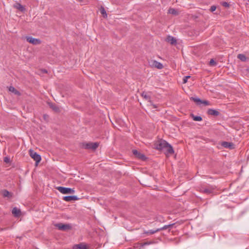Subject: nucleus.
Listing matches in <instances>:
<instances>
[{"label":"nucleus","instance_id":"f257e3e1","mask_svg":"<svg viewBox=\"0 0 249 249\" xmlns=\"http://www.w3.org/2000/svg\"><path fill=\"white\" fill-rule=\"evenodd\" d=\"M168 142L163 140L156 141L154 143V147L158 150H163L167 146Z\"/></svg>","mask_w":249,"mask_h":249},{"label":"nucleus","instance_id":"f03ea898","mask_svg":"<svg viewBox=\"0 0 249 249\" xmlns=\"http://www.w3.org/2000/svg\"><path fill=\"white\" fill-rule=\"evenodd\" d=\"M56 189L63 194H72L75 192L73 189L62 186H58L56 187Z\"/></svg>","mask_w":249,"mask_h":249},{"label":"nucleus","instance_id":"7ed1b4c3","mask_svg":"<svg viewBox=\"0 0 249 249\" xmlns=\"http://www.w3.org/2000/svg\"><path fill=\"white\" fill-rule=\"evenodd\" d=\"M99 145V143L97 142H88L83 143L82 146L83 148L87 149H96Z\"/></svg>","mask_w":249,"mask_h":249},{"label":"nucleus","instance_id":"20e7f679","mask_svg":"<svg viewBox=\"0 0 249 249\" xmlns=\"http://www.w3.org/2000/svg\"><path fill=\"white\" fill-rule=\"evenodd\" d=\"M55 226L57 228V229L59 230L66 231L69 230H70L71 228V226L70 224H64L63 223H57L55 225Z\"/></svg>","mask_w":249,"mask_h":249},{"label":"nucleus","instance_id":"39448f33","mask_svg":"<svg viewBox=\"0 0 249 249\" xmlns=\"http://www.w3.org/2000/svg\"><path fill=\"white\" fill-rule=\"evenodd\" d=\"M29 153L32 158L36 161V164H37L41 160L40 156L33 150H30Z\"/></svg>","mask_w":249,"mask_h":249},{"label":"nucleus","instance_id":"423d86ee","mask_svg":"<svg viewBox=\"0 0 249 249\" xmlns=\"http://www.w3.org/2000/svg\"><path fill=\"white\" fill-rule=\"evenodd\" d=\"M26 39L28 42L33 45H38L41 43L40 39L33 38L32 36L27 37Z\"/></svg>","mask_w":249,"mask_h":249},{"label":"nucleus","instance_id":"0eeeda50","mask_svg":"<svg viewBox=\"0 0 249 249\" xmlns=\"http://www.w3.org/2000/svg\"><path fill=\"white\" fill-rule=\"evenodd\" d=\"M133 153L137 158L143 160H145L146 159L144 155L138 152L137 150H133Z\"/></svg>","mask_w":249,"mask_h":249},{"label":"nucleus","instance_id":"6e6552de","mask_svg":"<svg viewBox=\"0 0 249 249\" xmlns=\"http://www.w3.org/2000/svg\"><path fill=\"white\" fill-rule=\"evenodd\" d=\"M221 145L225 148L230 149H233L234 148V144L232 142H223L221 143Z\"/></svg>","mask_w":249,"mask_h":249},{"label":"nucleus","instance_id":"1a4fd4ad","mask_svg":"<svg viewBox=\"0 0 249 249\" xmlns=\"http://www.w3.org/2000/svg\"><path fill=\"white\" fill-rule=\"evenodd\" d=\"M79 198L76 196H65L63 197V199L64 201L70 202L71 201L77 200Z\"/></svg>","mask_w":249,"mask_h":249},{"label":"nucleus","instance_id":"9d476101","mask_svg":"<svg viewBox=\"0 0 249 249\" xmlns=\"http://www.w3.org/2000/svg\"><path fill=\"white\" fill-rule=\"evenodd\" d=\"M13 7L22 12L25 11L24 6L18 2H16L14 3Z\"/></svg>","mask_w":249,"mask_h":249},{"label":"nucleus","instance_id":"9b49d317","mask_svg":"<svg viewBox=\"0 0 249 249\" xmlns=\"http://www.w3.org/2000/svg\"><path fill=\"white\" fill-rule=\"evenodd\" d=\"M164 150H166V153L167 154H173L174 152V151L173 150V148L172 146L169 144L168 143L167 144V146H166V148H164Z\"/></svg>","mask_w":249,"mask_h":249},{"label":"nucleus","instance_id":"f8f14e48","mask_svg":"<svg viewBox=\"0 0 249 249\" xmlns=\"http://www.w3.org/2000/svg\"><path fill=\"white\" fill-rule=\"evenodd\" d=\"M166 40L167 42H169L171 45H175L177 42L176 39L175 37L170 36H167V37L166 39Z\"/></svg>","mask_w":249,"mask_h":249},{"label":"nucleus","instance_id":"ddd939ff","mask_svg":"<svg viewBox=\"0 0 249 249\" xmlns=\"http://www.w3.org/2000/svg\"><path fill=\"white\" fill-rule=\"evenodd\" d=\"M208 114L214 116H217L219 115V112L213 109H209L208 110Z\"/></svg>","mask_w":249,"mask_h":249},{"label":"nucleus","instance_id":"4468645a","mask_svg":"<svg viewBox=\"0 0 249 249\" xmlns=\"http://www.w3.org/2000/svg\"><path fill=\"white\" fill-rule=\"evenodd\" d=\"M152 65L159 69H161L163 67V65L161 63L156 60L152 61Z\"/></svg>","mask_w":249,"mask_h":249},{"label":"nucleus","instance_id":"2eb2a0df","mask_svg":"<svg viewBox=\"0 0 249 249\" xmlns=\"http://www.w3.org/2000/svg\"><path fill=\"white\" fill-rule=\"evenodd\" d=\"M12 212L15 216H18L21 213L20 210L17 207L14 208Z\"/></svg>","mask_w":249,"mask_h":249},{"label":"nucleus","instance_id":"dca6fc26","mask_svg":"<svg viewBox=\"0 0 249 249\" xmlns=\"http://www.w3.org/2000/svg\"><path fill=\"white\" fill-rule=\"evenodd\" d=\"M1 193H2L3 196L4 197H7L10 198V197H12L11 193L6 190H4L2 191Z\"/></svg>","mask_w":249,"mask_h":249},{"label":"nucleus","instance_id":"f3484780","mask_svg":"<svg viewBox=\"0 0 249 249\" xmlns=\"http://www.w3.org/2000/svg\"><path fill=\"white\" fill-rule=\"evenodd\" d=\"M142 95L144 98H145L146 100H148V101L150 103V104H152L151 101L150 100V97L146 93L143 92L142 94ZM151 105L153 106L154 108H157V106L155 105H153V104H151Z\"/></svg>","mask_w":249,"mask_h":249},{"label":"nucleus","instance_id":"a211bd4d","mask_svg":"<svg viewBox=\"0 0 249 249\" xmlns=\"http://www.w3.org/2000/svg\"><path fill=\"white\" fill-rule=\"evenodd\" d=\"M9 91L14 93L15 94L17 95H20V92L18 91L14 87L10 86L9 87Z\"/></svg>","mask_w":249,"mask_h":249},{"label":"nucleus","instance_id":"6ab92c4d","mask_svg":"<svg viewBox=\"0 0 249 249\" xmlns=\"http://www.w3.org/2000/svg\"><path fill=\"white\" fill-rule=\"evenodd\" d=\"M73 249H87V247L83 244H77L73 247Z\"/></svg>","mask_w":249,"mask_h":249},{"label":"nucleus","instance_id":"aec40b11","mask_svg":"<svg viewBox=\"0 0 249 249\" xmlns=\"http://www.w3.org/2000/svg\"><path fill=\"white\" fill-rule=\"evenodd\" d=\"M158 231H159V230H158V229H157L156 230H150L149 231H144L143 233L146 234L147 235L153 234Z\"/></svg>","mask_w":249,"mask_h":249},{"label":"nucleus","instance_id":"412c9836","mask_svg":"<svg viewBox=\"0 0 249 249\" xmlns=\"http://www.w3.org/2000/svg\"><path fill=\"white\" fill-rule=\"evenodd\" d=\"M201 192L205 194H210L212 193L213 191L211 189L209 188H202Z\"/></svg>","mask_w":249,"mask_h":249},{"label":"nucleus","instance_id":"4be33fe9","mask_svg":"<svg viewBox=\"0 0 249 249\" xmlns=\"http://www.w3.org/2000/svg\"><path fill=\"white\" fill-rule=\"evenodd\" d=\"M191 116L193 118V120L195 121H201L202 120V118L200 116H195L194 114H191Z\"/></svg>","mask_w":249,"mask_h":249},{"label":"nucleus","instance_id":"5701e85b","mask_svg":"<svg viewBox=\"0 0 249 249\" xmlns=\"http://www.w3.org/2000/svg\"><path fill=\"white\" fill-rule=\"evenodd\" d=\"M174 225V224H169L168 225H165L164 226H163V227H162L161 228H158V230H159V231H161V230H166L168 228L172 227Z\"/></svg>","mask_w":249,"mask_h":249},{"label":"nucleus","instance_id":"b1692460","mask_svg":"<svg viewBox=\"0 0 249 249\" xmlns=\"http://www.w3.org/2000/svg\"><path fill=\"white\" fill-rule=\"evenodd\" d=\"M237 57L242 61H245L246 60V57L244 54H239Z\"/></svg>","mask_w":249,"mask_h":249},{"label":"nucleus","instance_id":"393cba45","mask_svg":"<svg viewBox=\"0 0 249 249\" xmlns=\"http://www.w3.org/2000/svg\"><path fill=\"white\" fill-rule=\"evenodd\" d=\"M100 13L102 14L104 18H107V14L106 13V11L105 9L103 7H102L101 8V9H100Z\"/></svg>","mask_w":249,"mask_h":249},{"label":"nucleus","instance_id":"a878e982","mask_svg":"<svg viewBox=\"0 0 249 249\" xmlns=\"http://www.w3.org/2000/svg\"><path fill=\"white\" fill-rule=\"evenodd\" d=\"M168 13L170 14H173V15H177L178 13L177 10L174 8H170L168 10Z\"/></svg>","mask_w":249,"mask_h":249},{"label":"nucleus","instance_id":"bb28decb","mask_svg":"<svg viewBox=\"0 0 249 249\" xmlns=\"http://www.w3.org/2000/svg\"><path fill=\"white\" fill-rule=\"evenodd\" d=\"M193 100L197 103L201 104L202 100L198 98H192Z\"/></svg>","mask_w":249,"mask_h":249},{"label":"nucleus","instance_id":"cd10ccee","mask_svg":"<svg viewBox=\"0 0 249 249\" xmlns=\"http://www.w3.org/2000/svg\"><path fill=\"white\" fill-rule=\"evenodd\" d=\"M209 64L210 66H214L216 65V63L215 62V61L213 59H211V60L209 62Z\"/></svg>","mask_w":249,"mask_h":249},{"label":"nucleus","instance_id":"c85d7f7f","mask_svg":"<svg viewBox=\"0 0 249 249\" xmlns=\"http://www.w3.org/2000/svg\"><path fill=\"white\" fill-rule=\"evenodd\" d=\"M191 76H184L183 78V83H187V80L188 78H190Z\"/></svg>","mask_w":249,"mask_h":249},{"label":"nucleus","instance_id":"c756f323","mask_svg":"<svg viewBox=\"0 0 249 249\" xmlns=\"http://www.w3.org/2000/svg\"><path fill=\"white\" fill-rule=\"evenodd\" d=\"M3 160L6 163H9L10 161V158L8 157H5L4 158Z\"/></svg>","mask_w":249,"mask_h":249},{"label":"nucleus","instance_id":"7c9ffc66","mask_svg":"<svg viewBox=\"0 0 249 249\" xmlns=\"http://www.w3.org/2000/svg\"><path fill=\"white\" fill-rule=\"evenodd\" d=\"M201 104H203L204 105H205L206 106H208V105H210L209 102L206 100L202 101Z\"/></svg>","mask_w":249,"mask_h":249},{"label":"nucleus","instance_id":"2f4dec72","mask_svg":"<svg viewBox=\"0 0 249 249\" xmlns=\"http://www.w3.org/2000/svg\"><path fill=\"white\" fill-rule=\"evenodd\" d=\"M216 7L215 6H214V5L212 6L210 8V11L211 12H213L216 10Z\"/></svg>","mask_w":249,"mask_h":249},{"label":"nucleus","instance_id":"473e14b6","mask_svg":"<svg viewBox=\"0 0 249 249\" xmlns=\"http://www.w3.org/2000/svg\"><path fill=\"white\" fill-rule=\"evenodd\" d=\"M51 107L55 111H59V108H58V107H57L56 106H52Z\"/></svg>","mask_w":249,"mask_h":249},{"label":"nucleus","instance_id":"72a5a7b5","mask_svg":"<svg viewBox=\"0 0 249 249\" xmlns=\"http://www.w3.org/2000/svg\"><path fill=\"white\" fill-rule=\"evenodd\" d=\"M222 5L225 7H228L229 6V4L227 2H223L222 3Z\"/></svg>","mask_w":249,"mask_h":249},{"label":"nucleus","instance_id":"f704fd0d","mask_svg":"<svg viewBox=\"0 0 249 249\" xmlns=\"http://www.w3.org/2000/svg\"><path fill=\"white\" fill-rule=\"evenodd\" d=\"M147 244H148V243H144V245H147Z\"/></svg>","mask_w":249,"mask_h":249},{"label":"nucleus","instance_id":"c9c22d12","mask_svg":"<svg viewBox=\"0 0 249 249\" xmlns=\"http://www.w3.org/2000/svg\"><path fill=\"white\" fill-rule=\"evenodd\" d=\"M44 72H47V71L45 70Z\"/></svg>","mask_w":249,"mask_h":249}]
</instances>
